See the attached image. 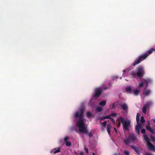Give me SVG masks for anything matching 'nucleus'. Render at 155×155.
<instances>
[{"instance_id":"obj_7","label":"nucleus","mask_w":155,"mask_h":155,"mask_svg":"<svg viewBox=\"0 0 155 155\" xmlns=\"http://www.w3.org/2000/svg\"><path fill=\"white\" fill-rule=\"evenodd\" d=\"M147 125L146 126V128L147 130H148L152 134H154V131L149 126L150 125V122L149 121H147Z\"/></svg>"},{"instance_id":"obj_48","label":"nucleus","mask_w":155,"mask_h":155,"mask_svg":"<svg viewBox=\"0 0 155 155\" xmlns=\"http://www.w3.org/2000/svg\"><path fill=\"white\" fill-rule=\"evenodd\" d=\"M154 130H155V126Z\"/></svg>"},{"instance_id":"obj_34","label":"nucleus","mask_w":155,"mask_h":155,"mask_svg":"<svg viewBox=\"0 0 155 155\" xmlns=\"http://www.w3.org/2000/svg\"><path fill=\"white\" fill-rule=\"evenodd\" d=\"M141 133H145V129L144 128H143L141 130Z\"/></svg>"},{"instance_id":"obj_28","label":"nucleus","mask_w":155,"mask_h":155,"mask_svg":"<svg viewBox=\"0 0 155 155\" xmlns=\"http://www.w3.org/2000/svg\"><path fill=\"white\" fill-rule=\"evenodd\" d=\"M150 138L152 141L153 142H155V137H154L153 136L151 135L150 136Z\"/></svg>"},{"instance_id":"obj_26","label":"nucleus","mask_w":155,"mask_h":155,"mask_svg":"<svg viewBox=\"0 0 155 155\" xmlns=\"http://www.w3.org/2000/svg\"><path fill=\"white\" fill-rule=\"evenodd\" d=\"M147 109L146 107L144 106L142 109V112H143V113H144V114H146Z\"/></svg>"},{"instance_id":"obj_39","label":"nucleus","mask_w":155,"mask_h":155,"mask_svg":"<svg viewBox=\"0 0 155 155\" xmlns=\"http://www.w3.org/2000/svg\"><path fill=\"white\" fill-rule=\"evenodd\" d=\"M104 119H106L105 116L103 117H101L100 118V120H104Z\"/></svg>"},{"instance_id":"obj_45","label":"nucleus","mask_w":155,"mask_h":155,"mask_svg":"<svg viewBox=\"0 0 155 155\" xmlns=\"http://www.w3.org/2000/svg\"><path fill=\"white\" fill-rule=\"evenodd\" d=\"M153 122L155 123V119H153Z\"/></svg>"},{"instance_id":"obj_27","label":"nucleus","mask_w":155,"mask_h":155,"mask_svg":"<svg viewBox=\"0 0 155 155\" xmlns=\"http://www.w3.org/2000/svg\"><path fill=\"white\" fill-rule=\"evenodd\" d=\"M145 122L144 118L143 116H141L140 119V122L141 123H144Z\"/></svg>"},{"instance_id":"obj_14","label":"nucleus","mask_w":155,"mask_h":155,"mask_svg":"<svg viewBox=\"0 0 155 155\" xmlns=\"http://www.w3.org/2000/svg\"><path fill=\"white\" fill-rule=\"evenodd\" d=\"M128 137L131 140H132L133 141L135 140L136 139V137L134 134H130Z\"/></svg>"},{"instance_id":"obj_1","label":"nucleus","mask_w":155,"mask_h":155,"mask_svg":"<svg viewBox=\"0 0 155 155\" xmlns=\"http://www.w3.org/2000/svg\"><path fill=\"white\" fill-rule=\"evenodd\" d=\"M84 110V107H81L79 111L75 113L74 117L76 119L79 118L77 122V126L78 127L79 131L86 134H88L89 137H91L93 136V134L91 132L88 134L87 128L85 126L84 120L83 118Z\"/></svg>"},{"instance_id":"obj_18","label":"nucleus","mask_w":155,"mask_h":155,"mask_svg":"<svg viewBox=\"0 0 155 155\" xmlns=\"http://www.w3.org/2000/svg\"><path fill=\"white\" fill-rule=\"evenodd\" d=\"M152 104L151 102H147V103L145 104L144 106L146 107L147 109L149 108V107L150 105Z\"/></svg>"},{"instance_id":"obj_12","label":"nucleus","mask_w":155,"mask_h":155,"mask_svg":"<svg viewBox=\"0 0 155 155\" xmlns=\"http://www.w3.org/2000/svg\"><path fill=\"white\" fill-rule=\"evenodd\" d=\"M124 141L125 144L126 145H129L131 143V140L129 137L125 139L124 140Z\"/></svg>"},{"instance_id":"obj_37","label":"nucleus","mask_w":155,"mask_h":155,"mask_svg":"<svg viewBox=\"0 0 155 155\" xmlns=\"http://www.w3.org/2000/svg\"><path fill=\"white\" fill-rule=\"evenodd\" d=\"M110 120L113 123V124H115L116 123H115V121L112 118H111Z\"/></svg>"},{"instance_id":"obj_40","label":"nucleus","mask_w":155,"mask_h":155,"mask_svg":"<svg viewBox=\"0 0 155 155\" xmlns=\"http://www.w3.org/2000/svg\"><path fill=\"white\" fill-rule=\"evenodd\" d=\"M111 116H116L117 115V114H116L115 113H113L110 114Z\"/></svg>"},{"instance_id":"obj_33","label":"nucleus","mask_w":155,"mask_h":155,"mask_svg":"<svg viewBox=\"0 0 155 155\" xmlns=\"http://www.w3.org/2000/svg\"><path fill=\"white\" fill-rule=\"evenodd\" d=\"M69 137H65L64 138V141L66 142V141H68V140L69 139Z\"/></svg>"},{"instance_id":"obj_6","label":"nucleus","mask_w":155,"mask_h":155,"mask_svg":"<svg viewBox=\"0 0 155 155\" xmlns=\"http://www.w3.org/2000/svg\"><path fill=\"white\" fill-rule=\"evenodd\" d=\"M102 89L100 88H97L95 89V93L94 95L95 97H98L101 94L102 92Z\"/></svg>"},{"instance_id":"obj_8","label":"nucleus","mask_w":155,"mask_h":155,"mask_svg":"<svg viewBox=\"0 0 155 155\" xmlns=\"http://www.w3.org/2000/svg\"><path fill=\"white\" fill-rule=\"evenodd\" d=\"M138 125H136L135 129L136 132L138 135H139L140 134V129L142 127L141 125L140 124H137Z\"/></svg>"},{"instance_id":"obj_21","label":"nucleus","mask_w":155,"mask_h":155,"mask_svg":"<svg viewBox=\"0 0 155 155\" xmlns=\"http://www.w3.org/2000/svg\"><path fill=\"white\" fill-rule=\"evenodd\" d=\"M86 114L88 118H91L93 116L92 114L89 111L87 112Z\"/></svg>"},{"instance_id":"obj_15","label":"nucleus","mask_w":155,"mask_h":155,"mask_svg":"<svg viewBox=\"0 0 155 155\" xmlns=\"http://www.w3.org/2000/svg\"><path fill=\"white\" fill-rule=\"evenodd\" d=\"M121 107L124 110H126L128 109L127 105L125 103L121 104Z\"/></svg>"},{"instance_id":"obj_46","label":"nucleus","mask_w":155,"mask_h":155,"mask_svg":"<svg viewBox=\"0 0 155 155\" xmlns=\"http://www.w3.org/2000/svg\"><path fill=\"white\" fill-rule=\"evenodd\" d=\"M92 154H93V155H96L95 154V153H94V152Z\"/></svg>"},{"instance_id":"obj_5","label":"nucleus","mask_w":155,"mask_h":155,"mask_svg":"<svg viewBox=\"0 0 155 155\" xmlns=\"http://www.w3.org/2000/svg\"><path fill=\"white\" fill-rule=\"evenodd\" d=\"M148 56V54L147 53H146L142 55H140L139 56L137 61L134 62L133 65L135 66L136 65L139 64L143 60L145 59Z\"/></svg>"},{"instance_id":"obj_24","label":"nucleus","mask_w":155,"mask_h":155,"mask_svg":"<svg viewBox=\"0 0 155 155\" xmlns=\"http://www.w3.org/2000/svg\"><path fill=\"white\" fill-rule=\"evenodd\" d=\"M155 51V49H154L151 48L148 51L147 53L148 54H151L153 51Z\"/></svg>"},{"instance_id":"obj_25","label":"nucleus","mask_w":155,"mask_h":155,"mask_svg":"<svg viewBox=\"0 0 155 155\" xmlns=\"http://www.w3.org/2000/svg\"><path fill=\"white\" fill-rule=\"evenodd\" d=\"M65 144L66 146H67L70 147V146H71V142L68 141H66V142H65Z\"/></svg>"},{"instance_id":"obj_38","label":"nucleus","mask_w":155,"mask_h":155,"mask_svg":"<svg viewBox=\"0 0 155 155\" xmlns=\"http://www.w3.org/2000/svg\"><path fill=\"white\" fill-rule=\"evenodd\" d=\"M115 107V104H114V103H113V105L111 107V108H112V109H113Z\"/></svg>"},{"instance_id":"obj_19","label":"nucleus","mask_w":155,"mask_h":155,"mask_svg":"<svg viewBox=\"0 0 155 155\" xmlns=\"http://www.w3.org/2000/svg\"><path fill=\"white\" fill-rule=\"evenodd\" d=\"M139 91L137 89H134L133 94L135 96H137L139 93Z\"/></svg>"},{"instance_id":"obj_20","label":"nucleus","mask_w":155,"mask_h":155,"mask_svg":"<svg viewBox=\"0 0 155 155\" xmlns=\"http://www.w3.org/2000/svg\"><path fill=\"white\" fill-rule=\"evenodd\" d=\"M141 82L139 83L138 86L139 87H142V86H143L144 84L145 85V82H144V81H142V80H141Z\"/></svg>"},{"instance_id":"obj_29","label":"nucleus","mask_w":155,"mask_h":155,"mask_svg":"<svg viewBox=\"0 0 155 155\" xmlns=\"http://www.w3.org/2000/svg\"><path fill=\"white\" fill-rule=\"evenodd\" d=\"M123 153L126 155H129V152L127 150H124L123 152Z\"/></svg>"},{"instance_id":"obj_42","label":"nucleus","mask_w":155,"mask_h":155,"mask_svg":"<svg viewBox=\"0 0 155 155\" xmlns=\"http://www.w3.org/2000/svg\"><path fill=\"white\" fill-rule=\"evenodd\" d=\"M126 72V70H123V75H124V73Z\"/></svg>"},{"instance_id":"obj_3","label":"nucleus","mask_w":155,"mask_h":155,"mask_svg":"<svg viewBox=\"0 0 155 155\" xmlns=\"http://www.w3.org/2000/svg\"><path fill=\"white\" fill-rule=\"evenodd\" d=\"M119 120L122 123L124 130L128 131L129 130V127L130 125V121L129 120L127 121L124 120L123 117H119Z\"/></svg>"},{"instance_id":"obj_9","label":"nucleus","mask_w":155,"mask_h":155,"mask_svg":"<svg viewBox=\"0 0 155 155\" xmlns=\"http://www.w3.org/2000/svg\"><path fill=\"white\" fill-rule=\"evenodd\" d=\"M60 147L56 148H54L52 149L50 151L51 153H53L54 154H56L57 153L60 152Z\"/></svg>"},{"instance_id":"obj_47","label":"nucleus","mask_w":155,"mask_h":155,"mask_svg":"<svg viewBox=\"0 0 155 155\" xmlns=\"http://www.w3.org/2000/svg\"><path fill=\"white\" fill-rule=\"evenodd\" d=\"M114 130L116 131V129L115 128H114Z\"/></svg>"},{"instance_id":"obj_16","label":"nucleus","mask_w":155,"mask_h":155,"mask_svg":"<svg viewBox=\"0 0 155 155\" xmlns=\"http://www.w3.org/2000/svg\"><path fill=\"white\" fill-rule=\"evenodd\" d=\"M131 147L134 150L138 153V154H139V150L138 148H137V147L135 146H131Z\"/></svg>"},{"instance_id":"obj_23","label":"nucleus","mask_w":155,"mask_h":155,"mask_svg":"<svg viewBox=\"0 0 155 155\" xmlns=\"http://www.w3.org/2000/svg\"><path fill=\"white\" fill-rule=\"evenodd\" d=\"M140 116V114L139 113H137V114L136 117V120L137 121V124L139 122V117Z\"/></svg>"},{"instance_id":"obj_17","label":"nucleus","mask_w":155,"mask_h":155,"mask_svg":"<svg viewBox=\"0 0 155 155\" xmlns=\"http://www.w3.org/2000/svg\"><path fill=\"white\" fill-rule=\"evenodd\" d=\"M111 129V126L109 124L107 125V131L108 134L110 135V130Z\"/></svg>"},{"instance_id":"obj_4","label":"nucleus","mask_w":155,"mask_h":155,"mask_svg":"<svg viewBox=\"0 0 155 155\" xmlns=\"http://www.w3.org/2000/svg\"><path fill=\"white\" fill-rule=\"evenodd\" d=\"M143 136L144 140L147 143V145L149 147V148H148V149L152 151L155 150V147L150 142V140L147 135L144 134Z\"/></svg>"},{"instance_id":"obj_10","label":"nucleus","mask_w":155,"mask_h":155,"mask_svg":"<svg viewBox=\"0 0 155 155\" xmlns=\"http://www.w3.org/2000/svg\"><path fill=\"white\" fill-rule=\"evenodd\" d=\"M143 80L145 82L146 88L148 87V84L151 83L152 81V80L150 78H147L146 80L143 79Z\"/></svg>"},{"instance_id":"obj_2","label":"nucleus","mask_w":155,"mask_h":155,"mask_svg":"<svg viewBox=\"0 0 155 155\" xmlns=\"http://www.w3.org/2000/svg\"><path fill=\"white\" fill-rule=\"evenodd\" d=\"M137 72L136 73L135 71H133L131 72L130 75L134 77L140 78L143 76L145 74V71L143 67L142 66L138 67L137 69Z\"/></svg>"},{"instance_id":"obj_43","label":"nucleus","mask_w":155,"mask_h":155,"mask_svg":"<svg viewBox=\"0 0 155 155\" xmlns=\"http://www.w3.org/2000/svg\"><path fill=\"white\" fill-rule=\"evenodd\" d=\"M80 155H84V153L82 152H81L80 153Z\"/></svg>"},{"instance_id":"obj_35","label":"nucleus","mask_w":155,"mask_h":155,"mask_svg":"<svg viewBox=\"0 0 155 155\" xmlns=\"http://www.w3.org/2000/svg\"><path fill=\"white\" fill-rule=\"evenodd\" d=\"M102 124L105 127L106 125L107 122L106 121H105L102 123Z\"/></svg>"},{"instance_id":"obj_32","label":"nucleus","mask_w":155,"mask_h":155,"mask_svg":"<svg viewBox=\"0 0 155 155\" xmlns=\"http://www.w3.org/2000/svg\"><path fill=\"white\" fill-rule=\"evenodd\" d=\"M84 149L85 150V151H86V152L87 153H88V149L85 146H84Z\"/></svg>"},{"instance_id":"obj_11","label":"nucleus","mask_w":155,"mask_h":155,"mask_svg":"<svg viewBox=\"0 0 155 155\" xmlns=\"http://www.w3.org/2000/svg\"><path fill=\"white\" fill-rule=\"evenodd\" d=\"M151 92V91L149 89H147L143 91V93L146 96H148L150 94Z\"/></svg>"},{"instance_id":"obj_44","label":"nucleus","mask_w":155,"mask_h":155,"mask_svg":"<svg viewBox=\"0 0 155 155\" xmlns=\"http://www.w3.org/2000/svg\"><path fill=\"white\" fill-rule=\"evenodd\" d=\"M108 88V87H104V90H106V89H107Z\"/></svg>"},{"instance_id":"obj_36","label":"nucleus","mask_w":155,"mask_h":155,"mask_svg":"<svg viewBox=\"0 0 155 155\" xmlns=\"http://www.w3.org/2000/svg\"><path fill=\"white\" fill-rule=\"evenodd\" d=\"M143 155H153L151 154L147 153V152H145L143 154Z\"/></svg>"},{"instance_id":"obj_22","label":"nucleus","mask_w":155,"mask_h":155,"mask_svg":"<svg viewBox=\"0 0 155 155\" xmlns=\"http://www.w3.org/2000/svg\"><path fill=\"white\" fill-rule=\"evenodd\" d=\"M106 104V101L104 100H103L100 103L99 105L101 106L104 107L105 105Z\"/></svg>"},{"instance_id":"obj_31","label":"nucleus","mask_w":155,"mask_h":155,"mask_svg":"<svg viewBox=\"0 0 155 155\" xmlns=\"http://www.w3.org/2000/svg\"><path fill=\"white\" fill-rule=\"evenodd\" d=\"M111 116L110 114V115H108L105 116V117L106 119H109L110 120L111 118H112L111 117Z\"/></svg>"},{"instance_id":"obj_49","label":"nucleus","mask_w":155,"mask_h":155,"mask_svg":"<svg viewBox=\"0 0 155 155\" xmlns=\"http://www.w3.org/2000/svg\"><path fill=\"white\" fill-rule=\"evenodd\" d=\"M114 155H117V154H115Z\"/></svg>"},{"instance_id":"obj_13","label":"nucleus","mask_w":155,"mask_h":155,"mask_svg":"<svg viewBox=\"0 0 155 155\" xmlns=\"http://www.w3.org/2000/svg\"><path fill=\"white\" fill-rule=\"evenodd\" d=\"M125 90L127 93L129 94H131L132 93L131 88L130 86L127 87L125 89Z\"/></svg>"},{"instance_id":"obj_30","label":"nucleus","mask_w":155,"mask_h":155,"mask_svg":"<svg viewBox=\"0 0 155 155\" xmlns=\"http://www.w3.org/2000/svg\"><path fill=\"white\" fill-rule=\"evenodd\" d=\"M102 108L100 107H98L97 108V110L98 112H100L102 111Z\"/></svg>"},{"instance_id":"obj_41","label":"nucleus","mask_w":155,"mask_h":155,"mask_svg":"<svg viewBox=\"0 0 155 155\" xmlns=\"http://www.w3.org/2000/svg\"><path fill=\"white\" fill-rule=\"evenodd\" d=\"M120 121H119L118 122V123L117 124V127H119L120 126Z\"/></svg>"}]
</instances>
